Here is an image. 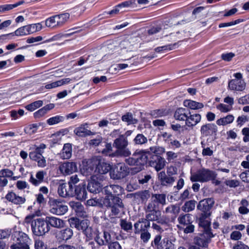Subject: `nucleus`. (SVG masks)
Listing matches in <instances>:
<instances>
[{
	"mask_svg": "<svg viewBox=\"0 0 249 249\" xmlns=\"http://www.w3.org/2000/svg\"><path fill=\"white\" fill-rule=\"evenodd\" d=\"M134 157L129 160L131 164H139L154 167L157 171L163 169L165 166L166 161L161 156L151 154L149 151L137 149L134 152Z\"/></svg>",
	"mask_w": 249,
	"mask_h": 249,
	"instance_id": "nucleus-1",
	"label": "nucleus"
},
{
	"mask_svg": "<svg viewBox=\"0 0 249 249\" xmlns=\"http://www.w3.org/2000/svg\"><path fill=\"white\" fill-rule=\"evenodd\" d=\"M215 201L213 198H207L200 200L197 204V209L200 211L196 218L198 224L211 225L210 217Z\"/></svg>",
	"mask_w": 249,
	"mask_h": 249,
	"instance_id": "nucleus-2",
	"label": "nucleus"
},
{
	"mask_svg": "<svg viewBox=\"0 0 249 249\" xmlns=\"http://www.w3.org/2000/svg\"><path fill=\"white\" fill-rule=\"evenodd\" d=\"M94 206L111 207V212L114 215H118L120 212V209L124 207L122 199L118 196H113L111 192L105 197H94Z\"/></svg>",
	"mask_w": 249,
	"mask_h": 249,
	"instance_id": "nucleus-3",
	"label": "nucleus"
},
{
	"mask_svg": "<svg viewBox=\"0 0 249 249\" xmlns=\"http://www.w3.org/2000/svg\"><path fill=\"white\" fill-rule=\"evenodd\" d=\"M128 145L127 139H125V137L123 135H120L114 140L113 143V147L116 150L111 154L108 153V155L111 157L118 158L129 157L132 155L130 150L127 148Z\"/></svg>",
	"mask_w": 249,
	"mask_h": 249,
	"instance_id": "nucleus-4",
	"label": "nucleus"
},
{
	"mask_svg": "<svg viewBox=\"0 0 249 249\" xmlns=\"http://www.w3.org/2000/svg\"><path fill=\"white\" fill-rule=\"evenodd\" d=\"M199 230L201 232L194 238L196 245L201 247H207L211 238L215 236L212 231L211 225L198 224Z\"/></svg>",
	"mask_w": 249,
	"mask_h": 249,
	"instance_id": "nucleus-5",
	"label": "nucleus"
},
{
	"mask_svg": "<svg viewBox=\"0 0 249 249\" xmlns=\"http://www.w3.org/2000/svg\"><path fill=\"white\" fill-rule=\"evenodd\" d=\"M79 167L81 173L85 176L90 175L87 186V190L90 193H93V190L90 188L91 185L93 187V174H91L93 170V156L90 159H83L81 163H79Z\"/></svg>",
	"mask_w": 249,
	"mask_h": 249,
	"instance_id": "nucleus-6",
	"label": "nucleus"
},
{
	"mask_svg": "<svg viewBox=\"0 0 249 249\" xmlns=\"http://www.w3.org/2000/svg\"><path fill=\"white\" fill-rule=\"evenodd\" d=\"M216 176L217 174L214 171L202 168L198 170L196 173L192 175L190 180L192 182H206L215 180Z\"/></svg>",
	"mask_w": 249,
	"mask_h": 249,
	"instance_id": "nucleus-7",
	"label": "nucleus"
},
{
	"mask_svg": "<svg viewBox=\"0 0 249 249\" xmlns=\"http://www.w3.org/2000/svg\"><path fill=\"white\" fill-rule=\"evenodd\" d=\"M87 186L86 182L83 181L71 189H68L66 195L68 196L75 197L78 200L84 201L87 198Z\"/></svg>",
	"mask_w": 249,
	"mask_h": 249,
	"instance_id": "nucleus-8",
	"label": "nucleus"
},
{
	"mask_svg": "<svg viewBox=\"0 0 249 249\" xmlns=\"http://www.w3.org/2000/svg\"><path fill=\"white\" fill-rule=\"evenodd\" d=\"M109 175L113 179L124 178L129 175V167L124 163H117L112 167Z\"/></svg>",
	"mask_w": 249,
	"mask_h": 249,
	"instance_id": "nucleus-9",
	"label": "nucleus"
},
{
	"mask_svg": "<svg viewBox=\"0 0 249 249\" xmlns=\"http://www.w3.org/2000/svg\"><path fill=\"white\" fill-rule=\"evenodd\" d=\"M50 230L46 219L37 218L32 223V231L35 235L40 236L44 235Z\"/></svg>",
	"mask_w": 249,
	"mask_h": 249,
	"instance_id": "nucleus-10",
	"label": "nucleus"
},
{
	"mask_svg": "<svg viewBox=\"0 0 249 249\" xmlns=\"http://www.w3.org/2000/svg\"><path fill=\"white\" fill-rule=\"evenodd\" d=\"M235 79L229 81L228 88L232 90L238 91H243L246 88V84L243 79V76L240 72H237L233 74Z\"/></svg>",
	"mask_w": 249,
	"mask_h": 249,
	"instance_id": "nucleus-11",
	"label": "nucleus"
},
{
	"mask_svg": "<svg viewBox=\"0 0 249 249\" xmlns=\"http://www.w3.org/2000/svg\"><path fill=\"white\" fill-rule=\"evenodd\" d=\"M94 165L96 166L94 173L97 172L100 175L110 172L112 169L110 164L101 156H94Z\"/></svg>",
	"mask_w": 249,
	"mask_h": 249,
	"instance_id": "nucleus-12",
	"label": "nucleus"
},
{
	"mask_svg": "<svg viewBox=\"0 0 249 249\" xmlns=\"http://www.w3.org/2000/svg\"><path fill=\"white\" fill-rule=\"evenodd\" d=\"M60 202L57 201L54 198L49 197L48 204L50 208V212L52 213L61 215L64 214L68 210V206L63 204H59Z\"/></svg>",
	"mask_w": 249,
	"mask_h": 249,
	"instance_id": "nucleus-13",
	"label": "nucleus"
},
{
	"mask_svg": "<svg viewBox=\"0 0 249 249\" xmlns=\"http://www.w3.org/2000/svg\"><path fill=\"white\" fill-rule=\"evenodd\" d=\"M101 146L96 149L97 153H101L104 155H108V153L112 151V147L110 143H107L106 140L99 135L94 138V146Z\"/></svg>",
	"mask_w": 249,
	"mask_h": 249,
	"instance_id": "nucleus-14",
	"label": "nucleus"
},
{
	"mask_svg": "<svg viewBox=\"0 0 249 249\" xmlns=\"http://www.w3.org/2000/svg\"><path fill=\"white\" fill-rule=\"evenodd\" d=\"M200 131L203 137H215L217 135L218 127L215 124L206 123L201 126Z\"/></svg>",
	"mask_w": 249,
	"mask_h": 249,
	"instance_id": "nucleus-15",
	"label": "nucleus"
},
{
	"mask_svg": "<svg viewBox=\"0 0 249 249\" xmlns=\"http://www.w3.org/2000/svg\"><path fill=\"white\" fill-rule=\"evenodd\" d=\"M60 172L64 175H70L77 172L78 170L77 163L75 162H65L59 166Z\"/></svg>",
	"mask_w": 249,
	"mask_h": 249,
	"instance_id": "nucleus-16",
	"label": "nucleus"
},
{
	"mask_svg": "<svg viewBox=\"0 0 249 249\" xmlns=\"http://www.w3.org/2000/svg\"><path fill=\"white\" fill-rule=\"evenodd\" d=\"M134 233L139 234L148 231L150 228V223L147 220H143V218H141L134 224Z\"/></svg>",
	"mask_w": 249,
	"mask_h": 249,
	"instance_id": "nucleus-17",
	"label": "nucleus"
},
{
	"mask_svg": "<svg viewBox=\"0 0 249 249\" xmlns=\"http://www.w3.org/2000/svg\"><path fill=\"white\" fill-rule=\"evenodd\" d=\"M73 132L78 137H86L93 135V132L89 130V125L87 123L81 124L79 126L76 127Z\"/></svg>",
	"mask_w": 249,
	"mask_h": 249,
	"instance_id": "nucleus-18",
	"label": "nucleus"
},
{
	"mask_svg": "<svg viewBox=\"0 0 249 249\" xmlns=\"http://www.w3.org/2000/svg\"><path fill=\"white\" fill-rule=\"evenodd\" d=\"M190 110L187 108L179 107L176 110L174 117L177 121H185L186 122L190 114Z\"/></svg>",
	"mask_w": 249,
	"mask_h": 249,
	"instance_id": "nucleus-19",
	"label": "nucleus"
},
{
	"mask_svg": "<svg viewBox=\"0 0 249 249\" xmlns=\"http://www.w3.org/2000/svg\"><path fill=\"white\" fill-rule=\"evenodd\" d=\"M48 226L56 228H61L64 226L65 221L61 219L53 216H47L45 218Z\"/></svg>",
	"mask_w": 249,
	"mask_h": 249,
	"instance_id": "nucleus-20",
	"label": "nucleus"
},
{
	"mask_svg": "<svg viewBox=\"0 0 249 249\" xmlns=\"http://www.w3.org/2000/svg\"><path fill=\"white\" fill-rule=\"evenodd\" d=\"M201 120V115L198 113L192 114L190 111L187 120L186 122V125L189 127L193 128Z\"/></svg>",
	"mask_w": 249,
	"mask_h": 249,
	"instance_id": "nucleus-21",
	"label": "nucleus"
},
{
	"mask_svg": "<svg viewBox=\"0 0 249 249\" xmlns=\"http://www.w3.org/2000/svg\"><path fill=\"white\" fill-rule=\"evenodd\" d=\"M133 155H134V152L132 154V155L128 157V158H126L124 160L125 162L129 166H136L135 167H129V174L130 173L132 175H135L141 171L142 169H144V166L145 165L139 164H131L130 163H129V160L134 157ZM130 162H131V161Z\"/></svg>",
	"mask_w": 249,
	"mask_h": 249,
	"instance_id": "nucleus-22",
	"label": "nucleus"
},
{
	"mask_svg": "<svg viewBox=\"0 0 249 249\" xmlns=\"http://www.w3.org/2000/svg\"><path fill=\"white\" fill-rule=\"evenodd\" d=\"M12 238L13 240L17 238V243L20 244H27L29 240L28 235L20 231H14L12 234Z\"/></svg>",
	"mask_w": 249,
	"mask_h": 249,
	"instance_id": "nucleus-23",
	"label": "nucleus"
},
{
	"mask_svg": "<svg viewBox=\"0 0 249 249\" xmlns=\"http://www.w3.org/2000/svg\"><path fill=\"white\" fill-rule=\"evenodd\" d=\"M158 179L162 185L172 184L174 181V177L167 176L164 171H161L158 174Z\"/></svg>",
	"mask_w": 249,
	"mask_h": 249,
	"instance_id": "nucleus-24",
	"label": "nucleus"
},
{
	"mask_svg": "<svg viewBox=\"0 0 249 249\" xmlns=\"http://www.w3.org/2000/svg\"><path fill=\"white\" fill-rule=\"evenodd\" d=\"M183 105L192 110H198L204 107V105L202 103L197 102L192 100H184Z\"/></svg>",
	"mask_w": 249,
	"mask_h": 249,
	"instance_id": "nucleus-25",
	"label": "nucleus"
},
{
	"mask_svg": "<svg viewBox=\"0 0 249 249\" xmlns=\"http://www.w3.org/2000/svg\"><path fill=\"white\" fill-rule=\"evenodd\" d=\"M192 214L189 213L181 214L178 218V223L181 225L180 227H185V225L193 222Z\"/></svg>",
	"mask_w": 249,
	"mask_h": 249,
	"instance_id": "nucleus-26",
	"label": "nucleus"
},
{
	"mask_svg": "<svg viewBox=\"0 0 249 249\" xmlns=\"http://www.w3.org/2000/svg\"><path fill=\"white\" fill-rule=\"evenodd\" d=\"M24 27L22 26L19 28H18V29H17L15 32L13 33H11L7 34L5 35H2L0 36V39H5L6 37H8L10 36H26L27 34L25 31V30L24 29Z\"/></svg>",
	"mask_w": 249,
	"mask_h": 249,
	"instance_id": "nucleus-27",
	"label": "nucleus"
},
{
	"mask_svg": "<svg viewBox=\"0 0 249 249\" xmlns=\"http://www.w3.org/2000/svg\"><path fill=\"white\" fill-rule=\"evenodd\" d=\"M161 215L160 211L159 210H152L149 211L145 215V218L143 220H147V221H154L157 220L159 216Z\"/></svg>",
	"mask_w": 249,
	"mask_h": 249,
	"instance_id": "nucleus-28",
	"label": "nucleus"
},
{
	"mask_svg": "<svg viewBox=\"0 0 249 249\" xmlns=\"http://www.w3.org/2000/svg\"><path fill=\"white\" fill-rule=\"evenodd\" d=\"M44 124V123H43L30 124L24 128V131L25 133L30 135L35 134L39 126L43 125Z\"/></svg>",
	"mask_w": 249,
	"mask_h": 249,
	"instance_id": "nucleus-29",
	"label": "nucleus"
},
{
	"mask_svg": "<svg viewBox=\"0 0 249 249\" xmlns=\"http://www.w3.org/2000/svg\"><path fill=\"white\" fill-rule=\"evenodd\" d=\"M72 146L69 143H65L62 149L61 157L63 159H68L71 156Z\"/></svg>",
	"mask_w": 249,
	"mask_h": 249,
	"instance_id": "nucleus-30",
	"label": "nucleus"
},
{
	"mask_svg": "<svg viewBox=\"0 0 249 249\" xmlns=\"http://www.w3.org/2000/svg\"><path fill=\"white\" fill-rule=\"evenodd\" d=\"M234 117L231 114L228 115L226 117L218 119L216 123L218 125H226L233 122Z\"/></svg>",
	"mask_w": 249,
	"mask_h": 249,
	"instance_id": "nucleus-31",
	"label": "nucleus"
},
{
	"mask_svg": "<svg viewBox=\"0 0 249 249\" xmlns=\"http://www.w3.org/2000/svg\"><path fill=\"white\" fill-rule=\"evenodd\" d=\"M196 201L195 200H191L185 202L181 207L182 211L189 213L193 211L195 207Z\"/></svg>",
	"mask_w": 249,
	"mask_h": 249,
	"instance_id": "nucleus-32",
	"label": "nucleus"
},
{
	"mask_svg": "<svg viewBox=\"0 0 249 249\" xmlns=\"http://www.w3.org/2000/svg\"><path fill=\"white\" fill-rule=\"evenodd\" d=\"M55 16L57 17L55 19L57 27H61L70 18V14L68 13Z\"/></svg>",
	"mask_w": 249,
	"mask_h": 249,
	"instance_id": "nucleus-33",
	"label": "nucleus"
},
{
	"mask_svg": "<svg viewBox=\"0 0 249 249\" xmlns=\"http://www.w3.org/2000/svg\"><path fill=\"white\" fill-rule=\"evenodd\" d=\"M89 221L87 219H84L80 221V227L81 229L85 231V234L87 237L91 238L92 237V233L91 232V229H88Z\"/></svg>",
	"mask_w": 249,
	"mask_h": 249,
	"instance_id": "nucleus-34",
	"label": "nucleus"
},
{
	"mask_svg": "<svg viewBox=\"0 0 249 249\" xmlns=\"http://www.w3.org/2000/svg\"><path fill=\"white\" fill-rule=\"evenodd\" d=\"M158 249H174V245L168 238H165Z\"/></svg>",
	"mask_w": 249,
	"mask_h": 249,
	"instance_id": "nucleus-35",
	"label": "nucleus"
},
{
	"mask_svg": "<svg viewBox=\"0 0 249 249\" xmlns=\"http://www.w3.org/2000/svg\"><path fill=\"white\" fill-rule=\"evenodd\" d=\"M65 119V116L56 115L50 118L47 120V123L50 125H53L63 122Z\"/></svg>",
	"mask_w": 249,
	"mask_h": 249,
	"instance_id": "nucleus-36",
	"label": "nucleus"
},
{
	"mask_svg": "<svg viewBox=\"0 0 249 249\" xmlns=\"http://www.w3.org/2000/svg\"><path fill=\"white\" fill-rule=\"evenodd\" d=\"M122 120L124 122H127L128 124H136L138 122V120L133 117V115L130 112H127L123 115Z\"/></svg>",
	"mask_w": 249,
	"mask_h": 249,
	"instance_id": "nucleus-37",
	"label": "nucleus"
},
{
	"mask_svg": "<svg viewBox=\"0 0 249 249\" xmlns=\"http://www.w3.org/2000/svg\"><path fill=\"white\" fill-rule=\"evenodd\" d=\"M151 178V176L145 172H142L138 175L137 176L138 182L140 184H144L147 183Z\"/></svg>",
	"mask_w": 249,
	"mask_h": 249,
	"instance_id": "nucleus-38",
	"label": "nucleus"
},
{
	"mask_svg": "<svg viewBox=\"0 0 249 249\" xmlns=\"http://www.w3.org/2000/svg\"><path fill=\"white\" fill-rule=\"evenodd\" d=\"M43 105V101L37 100L25 106V108L30 111H33Z\"/></svg>",
	"mask_w": 249,
	"mask_h": 249,
	"instance_id": "nucleus-39",
	"label": "nucleus"
},
{
	"mask_svg": "<svg viewBox=\"0 0 249 249\" xmlns=\"http://www.w3.org/2000/svg\"><path fill=\"white\" fill-rule=\"evenodd\" d=\"M135 145H142L147 142V139L142 134H138L133 140Z\"/></svg>",
	"mask_w": 249,
	"mask_h": 249,
	"instance_id": "nucleus-40",
	"label": "nucleus"
},
{
	"mask_svg": "<svg viewBox=\"0 0 249 249\" xmlns=\"http://www.w3.org/2000/svg\"><path fill=\"white\" fill-rule=\"evenodd\" d=\"M61 238L64 240L70 239L73 235L72 230L69 228H66L61 231Z\"/></svg>",
	"mask_w": 249,
	"mask_h": 249,
	"instance_id": "nucleus-41",
	"label": "nucleus"
},
{
	"mask_svg": "<svg viewBox=\"0 0 249 249\" xmlns=\"http://www.w3.org/2000/svg\"><path fill=\"white\" fill-rule=\"evenodd\" d=\"M165 212L172 213L176 216L179 212V208L175 205H171L165 209Z\"/></svg>",
	"mask_w": 249,
	"mask_h": 249,
	"instance_id": "nucleus-42",
	"label": "nucleus"
},
{
	"mask_svg": "<svg viewBox=\"0 0 249 249\" xmlns=\"http://www.w3.org/2000/svg\"><path fill=\"white\" fill-rule=\"evenodd\" d=\"M56 17L55 15L52 16L45 20V25L48 27L54 28L55 27H57L56 25Z\"/></svg>",
	"mask_w": 249,
	"mask_h": 249,
	"instance_id": "nucleus-43",
	"label": "nucleus"
},
{
	"mask_svg": "<svg viewBox=\"0 0 249 249\" xmlns=\"http://www.w3.org/2000/svg\"><path fill=\"white\" fill-rule=\"evenodd\" d=\"M244 21V19L242 18H239L236 20H235L234 21H232L229 22H225V23H221L219 24L218 27L221 28H224V27H227L232 25H234L237 24H239L241 22H242Z\"/></svg>",
	"mask_w": 249,
	"mask_h": 249,
	"instance_id": "nucleus-44",
	"label": "nucleus"
},
{
	"mask_svg": "<svg viewBox=\"0 0 249 249\" xmlns=\"http://www.w3.org/2000/svg\"><path fill=\"white\" fill-rule=\"evenodd\" d=\"M151 154L160 156L165 152V148L160 146H152L150 147Z\"/></svg>",
	"mask_w": 249,
	"mask_h": 249,
	"instance_id": "nucleus-45",
	"label": "nucleus"
},
{
	"mask_svg": "<svg viewBox=\"0 0 249 249\" xmlns=\"http://www.w3.org/2000/svg\"><path fill=\"white\" fill-rule=\"evenodd\" d=\"M120 226L125 231H128L132 229V223L127 222L125 219H122L120 221Z\"/></svg>",
	"mask_w": 249,
	"mask_h": 249,
	"instance_id": "nucleus-46",
	"label": "nucleus"
},
{
	"mask_svg": "<svg viewBox=\"0 0 249 249\" xmlns=\"http://www.w3.org/2000/svg\"><path fill=\"white\" fill-rule=\"evenodd\" d=\"M137 196L142 202H146L150 196V193L148 190H144L139 192L137 194Z\"/></svg>",
	"mask_w": 249,
	"mask_h": 249,
	"instance_id": "nucleus-47",
	"label": "nucleus"
},
{
	"mask_svg": "<svg viewBox=\"0 0 249 249\" xmlns=\"http://www.w3.org/2000/svg\"><path fill=\"white\" fill-rule=\"evenodd\" d=\"M11 117L16 120L18 118L19 116H22L24 115V111L22 109H19L17 110L13 109L10 112Z\"/></svg>",
	"mask_w": 249,
	"mask_h": 249,
	"instance_id": "nucleus-48",
	"label": "nucleus"
},
{
	"mask_svg": "<svg viewBox=\"0 0 249 249\" xmlns=\"http://www.w3.org/2000/svg\"><path fill=\"white\" fill-rule=\"evenodd\" d=\"M79 182V179L78 178L77 175H74L71 176L70 178V180L68 181L69 188L71 189L75 185H77L76 184Z\"/></svg>",
	"mask_w": 249,
	"mask_h": 249,
	"instance_id": "nucleus-49",
	"label": "nucleus"
},
{
	"mask_svg": "<svg viewBox=\"0 0 249 249\" xmlns=\"http://www.w3.org/2000/svg\"><path fill=\"white\" fill-rule=\"evenodd\" d=\"M74 211L78 216L85 217L86 215V213L84 211V207L80 202L78 204Z\"/></svg>",
	"mask_w": 249,
	"mask_h": 249,
	"instance_id": "nucleus-50",
	"label": "nucleus"
},
{
	"mask_svg": "<svg viewBox=\"0 0 249 249\" xmlns=\"http://www.w3.org/2000/svg\"><path fill=\"white\" fill-rule=\"evenodd\" d=\"M186 227H180L179 226H178V228L179 230L183 229V231L185 233H191L194 232L195 230V226L192 224V223L189 224L188 225H185Z\"/></svg>",
	"mask_w": 249,
	"mask_h": 249,
	"instance_id": "nucleus-51",
	"label": "nucleus"
},
{
	"mask_svg": "<svg viewBox=\"0 0 249 249\" xmlns=\"http://www.w3.org/2000/svg\"><path fill=\"white\" fill-rule=\"evenodd\" d=\"M68 189H66V184L61 183L58 187L57 192L58 195L62 197L68 196L66 195V191Z\"/></svg>",
	"mask_w": 249,
	"mask_h": 249,
	"instance_id": "nucleus-52",
	"label": "nucleus"
},
{
	"mask_svg": "<svg viewBox=\"0 0 249 249\" xmlns=\"http://www.w3.org/2000/svg\"><path fill=\"white\" fill-rule=\"evenodd\" d=\"M158 218L157 219L156 222L157 223L162 225V226H167L168 224L169 223V219L164 215L158 216Z\"/></svg>",
	"mask_w": 249,
	"mask_h": 249,
	"instance_id": "nucleus-53",
	"label": "nucleus"
},
{
	"mask_svg": "<svg viewBox=\"0 0 249 249\" xmlns=\"http://www.w3.org/2000/svg\"><path fill=\"white\" fill-rule=\"evenodd\" d=\"M140 235L141 239L144 243H147L151 238V233L149 232V230L146 231L142 232L140 233Z\"/></svg>",
	"mask_w": 249,
	"mask_h": 249,
	"instance_id": "nucleus-54",
	"label": "nucleus"
},
{
	"mask_svg": "<svg viewBox=\"0 0 249 249\" xmlns=\"http://www.w3.org/2000/svg\"><path fill=\"white\" fill-rule=\"evenodd\" d=\"M161 236L160 234H158L156 235L154 238L153 241L151 242V245L156 248L157 249H158V247L160 245V243L161 242Z\"/></svg>",
	"mask_w": 249,
	"mask_h": 249,
	"instance_id": "nucleus-55",
	"label": "nucleus"
},
{
	"mask_svg": "<svg viewBox=\"0 0 249 249\" xmlns=\"http://www.w3.org/2000/svg\"><path fill=\"white\" fill-rule=\"evenodd\" d=\"M216 107L221 112L225 113L230 111L232 109V107L222 103L217 105Z\"/></svg>",
	"mask_w": 249,
	"mask_h": 249,
	"instance_id": "nucleus-56",
	"label": "nucleus"
},
{
	"mask_svg": "<svg viewBox=\"0 0 249 249\" xmlns=\"http://www.w3.org/2000/svg\"><path fill=\"white\" fill-rule=\"evenodd\" d=\"M225 184L231 188H235L239 186L240 182L237 180H227L225 182Z\"/></svg>",
	"mask_w": 249,
	"mask_h": 249,
	"instance_id": "nucleus-57",
	"label": "nucleus"
},
{
	"mask_svg": "<svg viewBox=\"0 0 249 249\" xmlns=\"http://www.w3.org/2000/svg\"><path fill=\"white\" fill-rule=\"evenodd\" d=\"M35 146L36 148L34 151L40 157L43 156L42 154L44 153V149L46 148V144L41 143L38 146H37L36 145H35Z\"/></svg>",
	"mask_w": 249,
	"mask_h": 249,
	"instance_id": "nucleus-58",
	"label": "nucleus"
},
{
	"mask_svg": "<svg viewBox=\"0 0 249 249\" xmlns=\"http://www.w3.org/2000/svg\"><path fill=\"white\" fill-rule=\"evenodd\" d=\"M35 249H47V246L40 240H36L35 242Z\"/></svg>",
	"mask_w": 249,
	"mask_h": 249,
	"instance_id": "nucleus-59",
	"label": "nucleus"
},
{
	"mask_svg": "<svg viewBox=\"0 0 249 249\" xmlns=\"http://www.w3.org/2000/svg\"><path fill=\"white\" fill-rule=\"evenodd\" d=\"M166 114V110L163 109L154 110L152 113V115L156 118L164 116Z\"/></svg>",
	"mask_w": 249,
	"mask_h": 249,
	"instance_id": "nucleus-60",
	"label": "nucleus"
},
{
	"mask_svg": "<svg viewBox=\"0 0 249 249\" xmlns=\"http://www.w3.org/2000/svg\"><path fill=\"white\" fill-rule=\"evenodd\" d=\"M234 56L235 54L234 53L230 52L229 53H222L221 57L223 60L229 62L231 60Z\"/></svg>",
	"mask_w": 249,
	"mask_h": 249,
	"instance_id": "nucleus-61",
	"label": "nucleus"
},
{
	"mask_svg": "<svg viewBox=\"0 0 249 249\" xmlns=\"http://www.w3.org/2000/svg\"><path fill=\"white\" fill-rule=\"evenodd\" d=\"M242 134L244 135L243 139L245 142H249V127H244L242 130Z\"/></svg>",
	"mask_w": 249,
	"mask_h": 249,
	"instance_id": "nucleus-62",
	"label": "nucleus"
},
{
	"mask_svg": "<svg viewBox=\"0 0 249 249\" xmlns=\"http://www.w3.org/2000/svg\"><path fill=\"white\" fill-rule=\"evenodd\" d=\"M108 249H122V246L117 241L110 242L108 244Z\"/></svg>",
	"mask_w": 249,
	"mask_h": 249,
	"instance_id": "nucleus-63",
	"label": "nucleus"
},
{
	"mask_svg": "<svg viewBox=\"0 0 249 249\" xmlns=\"http://www.w3.org/2000/svg\"><path fill=\"white\" fill-rule=\"evenodd\" d=\"M19 246L14 244L11 246V249H30L29 246L27 244H20Z\"/></svg>",
	"mask_w": 249,
	"mask_h": 249,
	"instance_id": "nucleus-64",
	"label": "nucleus"
}]
</instances>
